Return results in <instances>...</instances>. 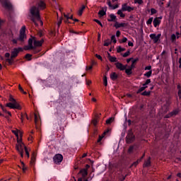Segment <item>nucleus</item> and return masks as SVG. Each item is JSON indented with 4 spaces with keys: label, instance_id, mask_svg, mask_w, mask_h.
Returning a JSON list of instances; mask_svg holds the SVG:
<instances>
[{
    "label": "nucleus",
    "instance_id": "61",
    "mask_svg": "<svg viewBox=\"0 0 181 181\" xmlns=\"http://www.w3.org/2000/svg\"><path fill=\"white\" fill-rule=\"evenodd\" d=\"M64 21L65 23H71L70 21H69V19H67V18H64Z\"/></svg>",
    "mask_w": 181,
    "mask_h": 181
},
{
    "label": "nucleus",
    "instance_id": "60",
    "mask_svg": "<svg viewBox=\"0 0 181 181\" xmlns=\"http://www.w3.org/2000/svg\"><path fill=\"white\" fill-rule=\"evenodd\" d=\"M132 151H134V146H130L129 148V153H131V152H132Z\"/></svg>",
    "mask_w": 181,
    "mask_h": 181
},
{
    "label": "nucleus",
    "instance_id": "8",
    "mask_svg": "<svg viewBox=\"0 0 181 181\" xmlns=\"http://www.w3.org/2000/svg\"><path fill=\"white\" fill-rule=\"evenodd\" d=\"M134 9V7L128 6V4L127 3H124L122 5V10L124 11V12H132Z\"/></svg>",
    "mask_w": 181,
    "mask_h": 181
},
{
    "label": "nucleus",
    "instance_id": "53",
    "mask_svg": "<svg viewBox=\"0 0 181 181\" xmlns=\"http://www.w3.org/2000/svg\"><path fill=\"white\" fill-rule=\"evenodd\" d=\"M152 66H147L145 67L144 70H150L151 71Z\"/></svg>",
    "mask_w": 181,
    "mask_h": 181
},
{
    "label": "nucleus",
    "instance_id": "21",
    "mask_svg": "<svg viewBox=\"0 0 181 181\" xmlns=\"http://www.w3.org/2000/svg\"><path fill=\"white\" fill-rule=\"evenodd\" d=\"M124 10L122 8L117 11V15L120 16V18H125V14H124Z\"/></svg>",
    "mask_w": 181,
    "mask_h": 181
},
{
    "label": "nucleus",
    "instance_id": "35",
    "mask_svg": "<svg viewBox=\"0 0 181 181\" xmlns=\"http://www.w3.org/2000/svg\"><path fill=\"white\" fill-rule=\"evenodd\" d=\"M141 95H151V91H146L145 90L141 93Z\"/></svg>",
    "mask_w": 181,
    "mask_h": 181
},
{
    "label": "nucleus",
    "instance_id": "54",
    "mask_svg": "<svg viewBox=\"0 0 181 181\" xmlns=\"http://www.w3.org/2000/svg\"><path fill=\"white\" fill-rule=\"evenodd\" d=\"M121 35V32L119 30H117L116 32V36L117 37H119V36Z\"/></svg>",
    "mask_w": 181,
    "mask_h": 181
},
{
    "label": "nucleus",
    "instance_id": "16",
    "mask_svg": "<svg viewBox=\"0 0 181 181\" xmlns=\"http://www.w3.org/2000/svg\"><path fill=\"white\" fill-rule=\"evenodd\" d=\"M84 9H86V5H82V6L79 8L78 11V16H81V15H83V12H84Z\"/></svg>",
    "mask_w": 181,
    "mask_h": 181
},
{
    "label": "nucleus",
    "instance_id": "26",
    "mask_svg": "<svg viewBox=\"0 0 181 181\" xmlns=\"http://www.w3.org/2000/svg\"><path fill=\"white\" fill-rule=\"evenodd\" d=\"M125 177H127V175H124L122 174L119 175V177H118L119 181H124Z\"/></svg>",
    "mask_w": 181,
    "mask_h": 181
},
{
    "label": "nucleus",
    "instance_id": "30",
    "mask_svg": "<svg viewBox=\"0 0 181 181\" xmlns=\"http://www.w3.org/2000/svg\"><path fill=\"white\" fill-rule=\"evenodd\" d=\"M144 76L148 78L151 77V76H152V71L146 72V74H144Z\"/></svg>",
    "mask_w": 181,
    "mask_h": 181
},
{
    "label": "nucleus",
    "instance_id": "14",
    "mask_svg": "<svg viewBox=\"0 0 181 181\" xmlns=\"http://www.w3.org/2000/svg\"><path fill=\"white\" fill-rule=\"evenodd\" d=\"M80 173L81 174V176L83 178H86V177L88 175L87 168H83V169L81 170Z\"/></svg>",
    "mask_w": 181,
    "mask_h": 181
},
{
    "label": "nucleus",
    "instance_id": "7",
    "mask_svg": "<svg viewBox=\"0 0 181 181\" xmlns=\"http://www.w3.org/2000/svg\"><path fill=\"white\" fill-rule=\"evenodd\" d=\"M19 52H23V48L18 47V48H14L13 51L11 52V59H13L16 57H18V54H19Z\"/></svg>",
    "mask_w": 181,
    "mask_h": 181
},
{
    "label": "nucleus",
    "instance_id": "2",
    "mask_svg": "<svg viewBox=\"0 0 181 181\" xmlns=\"http://www.w3.org/2000/svg\"><path fill=\"white\" fill-rule=\"evenodd\" d=\"M43 42H45V40H37L36 37H31L28 40V46L25 47L24 49L25 50H32V49H35V47H40V46L43 45Z\"/></svg>",
    "mask_w": 181,
    "mask_h": 181
},
{
    "label": "nucleus",
    "instance_id": "20",
    "mask_svg": "<svg viewBox=\"0 0 181 181\" xmlns=\"http://www.w3.org/2000/svg\"><path fill=\"white\" fill-rule=\"evenodd\" d=\"M108 132H110V130H106V131L102 134V136H99V139H98V142H101L104 136H105V135H106L107 134H108Z\"/></svg>",
    "mask_w": 181,
    "mask_h": 181
},
{
    "label": "nucleus",
    "instance_id": "45",
    "mask_svg": "<svg viewBox=\"0 0 181 181\" xmlns=\"http://www.w3.org/2000/svg\"><path fill=\"white\" fill-rule=\"evenodd\" d=\"M129 54H130L129 51H127V52H126L122 55V57H128V56H129Z\"/></svg>",
    "mask_w": 181,
    "mask_h": 181
},
{
    "label": "nucleus",
    "instance_id": "55",
    "mask_svg": "<svg viewBox=\"0 0 181 181\" xmlns=\"http://www.w3.org/2000/svg\"><path fill=\"white\" fill-rule=\"evenodd\" d=\"M6 62H8V63H9V64H12V58H11V59L8 58L6 59Z\"/></svg>",
    "mask_w": 181,
    "mask_h": 181
},
{
    "label": "nucleus",
    "instance_id": "5",
    "mask_svg": "<svg viewBox=\"0 0 181 181\" xmlns=\"http://www.w3.org/2000/svg\"><path fill=\"white\" fill-rule=\"evenodd\" d=\"M6 107L12 108L13 110H22V107L18 103H8L6 104Z\"/></svg>",
    "mask_w": 181,
    "mask_h": 181
},
{
    "label": "nucleus",
    "instance_id": "47",
    "mask_svg": "<svg viewBox=\"0 0 181 181\" xmlns=\"http://www.w3.org/2000/svg\"><path fill=\"white\" fill-rule=\"evenodd\" d=\"M98 119H94L93 121H92V123L93 124V125H97V124H98Z\"/></svg>",
    "mask_w": 181,
    "mask_h": 181
},
{
    "label": "nucleus",
    "instance_id": "44",
    "mask_svg": "<svg viewBox=\"0 0 181 181\" xmlns=\"http://www.w3.org/2000/svg\"><path fill=\"white\" fill-rule=\"evenodd\" d=\"M156 9L155 8H151V15H155L156 13Z\"/></svg>",
    "mask_w": 181,
    "mask_h": 181
},
{
    "label": "nucleus",
    "instance_id": "32",
    "mask_svg": "<svg viewBox=\"0 0 181 181\" xmlns=\"http://www.w3.org/2000/svg\"><path fill=\"white\" fill-rule=\"evenodd\" d=\"M134 4H139V5H142V4H144V0H134Z\"/></svg>",
    "mask_w": 181,
    "mask_h": 181
},
{
    "label": "nucleus",
    "instance_id": "3",
    "mask_svg": "<svg viewBox=\"0 0 181 181\" xmlns=\"http://www.w3.org/2000/svg\"><path fill=\"white\" fill-rule=\"evenodd\" d=\"M25 148L26 147L25 146V144L22 142V139H18L17 144L16 145V149L18 151V152H19L21 158H23V152L25 151Z\"/></svg>",
    "mask_w": 181,
    "mask_h": 181
},
{
    "label": "nucleus",
    "instance_id": "23",
    "mask_svg": "<svg viewBox=\"0 0 181 181\" xmlns=\"http://www.w3.org/2000/svg\"><path fill=\"white\" fill-rule=\"evenodd\" d=\"M13 134H14V135H16V138H17V141L19 139V130L16 129V130H12Z\"/></svg>",
    "mask_w": 181,
    "mask_h": 181
},
{
    "label": "nucleus",
    "instance_id": "38",
    "mask_svg": "<svg viewBox=\"0 0 181 181\" xmlns=\"http://www.w3.org/2000/svg\"><path fill=\"white\" fill-rule=\"evenodd\" d=\"M145 90V87H141L138 90H137V94H139V93H142Z\"/></svg>",
    "mask_w": 181,
    "mask_h": 181
},
{
    "label": "nucleus",
    "instance_id": "4",
    "mask_svg": "<svg viewBox=\"0 0 181 181\" xmlns=\"http://www.w3.org/2000/svg\"><path fill=\"white\" fill-rule=\"evenodd\" d=\"M26 30V27L24 25L21 28V30H20V35L18 38V40H19V42H24L25 39H26V34L25 33Z\"/></svg>",
    "mask_w": 181,
    "mask_h": 181
},
{
    "label": "nucleus",
    "instance_id": "6",
    "mask_svg": "<svg viewBox=\"0 0 181 181\" xmlns=\"http://www.w3.org/2000/svg\"><path fill=\"white\" fill-rule=\"evenodd\" d=\"M54 163L59 165L63 161V156L60 153L55 155L53 158Z\"/></svg>",
    "mask_w": 181,
    "mask_h": 181
},
{
    "label": "nucleus",
    "instance_id": "39",
    "mask_svg": "<svg viewBox=\"0 0 181 181\" xmlns=\"http://www.w3.org/2000/svg\"><path fill=\"white\" fill-rule=\"evenodd\" d=\"M62 21H63V18L61 17V18H59V20L58 21V22H57V25H58V27H60V25H62Z\"/></svg>",
    "mask_w": 181,
    "mask_h": 181
},
{
    "label": "nucleus",
    "instance_id": "10",
    "mask_svg": "<svg viewBox=\"0 0 181 181\" xmlns=\"http://www.w3.org/2000/svg\"><path fill=\"white\" fill-rule=\"evenodd\" d=\"M160 36H161V35L160 34H158L157 35H156V34H151L150 35V37H151V39L153 40V42H154V43H158V42H159V40L160 39Z\"/></svg>",
    "mask_w": 181,
    "mask_h": 181
},
{
    "label": "nucleus",
    "instance_id": "25",
    "mask_svg": "<svg viewBox=\"0 0 181 181\" xmlns=\"http://www.w3.org/2000/svg\"><path fill=\"white\" fill-rule=\"evenodd\" d=\"M106 13H107L106 11H104V10H100V11H99V12H98L99 16H104L106 15Z\"/></svg>",
    "mask_w": 181,
    "mask_h": 181
},
{
    "label": "nucleus",
    "instance_id": "36",
    "mask_svg": "<svg viewBox=\"0 0 181 181\" xmlns=\"http://www.w3.org/2000/svg\"><path fill=\"white\" fill-rule=\"evenodd\" d=\"M153 21V18L151 17V18H150L147 21L146 23H147V25H151Z\"/></svg>",
    "mask_w": 181,
    "mask_h": 181
},
{
    "label": "nucleus",
    "instance_id": "37",
    "mask_svg": "<svg viewBox=\"0 0 181 181\" xmlns=\"http://www.w3.org/2000/svg\"><path fill=\"white\" fill-rule=\"evenodd\" d=\"M110 45H111V41H110V40L105 41L104 46H110Z\"/></svg>",
    "mask_w": 181,
    "mask_h": 181
},
{
    "label": "nucleus",
    "instance_id": "59",
    "mask_svg": "<svg viewBox=\"0 0 181 181\" xmlns=\"http://www.w3.org/2000/svg\"><path fill=\"white\" fill-rule=\"evenodd\" d=\"M177 114V110H174L171 112V115H176Z\"/></svg>",
    "mask_w": 181,
    "mask_h": 181
},
{
    "label": "nucleus",
    "instance_id": "48",
    "mask_svg": "<svg viewBox=\"0 0 181 181\" xmlns=\"http://www.w3.org/2000/svg\"><path fill=\"white\" fill-rule=\"evenodd\" d=\"M176 40V35L173 34L171 35V40H173H173Z\"/></svg>",
    "mask_w": 181,
    "mask_h": 181
},
{
    "label": "nucleus",
    "instance_id": "33",
    "mask_svg": "<svg viewBox=\"0 0 181 181\" xmlns=\"http://www.w3.org/2000/svg\"><path fill=\"white\" fill-rule=\"evenodd\" d=\"M9 101H11V103H18L12 95H10L9 97Z\"/></svg>",
    "mask_w": 181,
    "mask_h": 181
},
{
    "label": "nucleus",
    "instance_id": "12",
    "mask_svg": "<svg viewBox=\"0 0 181 181\" xmlns=\"http://www.w3.org/2000/svg\"><path fill=\"white\" fill-rule=\"evenodd\" d=\"M115 66H116L117 69H118L119 70H121V71H124L127 69V65L124 66V64H122L120 62L116 63Z\"/></svg>",
    "mask_w": 181,
    "mask_h": 181
},
{
    "label": "nucleus",
    "instance_id": "31",
    "mask_svg": "<svg viewBox=\"0 0 181 181\" xmlns=\"http://www.w3.org/2000/svg\"><path fill=\"white\" fill-rule=\"evenodd\" d=\"M103 84H104L105 86H107V84H108V82H107V76H105L103 77Z\"/></svg>",
    "mask_w": 181,
    "mask_h": 181
},
{
    "label": "nucleus",
    "instance_id": "50",
    "mask_svg": "<svg viewBox=\"0 0 181 181\" xmlns=\"http://www.w3.org/2000/svg\"><path fill=\"white\" fill-rule=\"evenodd\" d=\"M30 57H32V54H27L25 55V59H28L29 60H30Z\"/></svg>",
    "mask_w": 181,
    "mask_h": 181
},
{
    "label": "nucleus",
    "instance_id": "18",
    "mask_svg": "<svg viewBox=\"0 0 181 181\" xmlns=\"http://www.w3.org/2000/svg\"><path fill=\"white\" fill-rule=\"evenodd\" d=\"M110 78L111 80L115 81V80H117V78H118V75L117 74V73L113 72L110 74Z\"/></svg>",
    "mask_w": 181,
    "mask_h": 181
},
{
    "label": "nucleus",
    "instance_id": "49",
    "mask_svg": "<svg viewBox=\"0 0 181 181\" xmlns=\"http://www.w3.org/2000/svg\"><path fill=\"white\" fill-rule=\"evenodd\" d=\"M25 152L27 155V157L29 158V151H28V148L25 147Z\"/></svg>",
    "mask_w": 181,
    "mask_h": 181
},
{
    "label": "nucleus",
    "instance_id": "19",
    "mask_svg": "<svg viewBox=\"0 0 181 181\" xmlns=\"http://www.w3.org/2000/svg\"><path fill=\"white\" fill-rule=\"evenodd\" d=\"M108 59L111 63H115V62H117V57H112L110 54H108Z\"/></svg>",
    "mask_w": 181,
    "mask_h": 181
},
{
    "label": "nucleus",
    "instance_id": "56",
    "mask_svg": "<svg viewBox=\"0 0 181 181\" xmlns=\"http://www.w3.org/2000/svg\"><path fill=\"white\" fill-rule=\"evenodd\" d=\"M107 5H108L109 8H112V5L111 4V1H110V0L107 1Z\"/></svg>",
    "mask_w": 181,
    "mask_h": 181
},
{
    "label": "nucleus",
    "instance_id": "42",
    "mask_svg": "<svg viewBox=\"0 0 181 181\" xmlns=\"http://www.w3.org/2000/svg\"><path fill=\"white\" fill-rule=\"evenodd\" d=\"M111 41L113 42V43H117V39H115V35H112L111 37Z\"/></svg>",
    "mask_w": 181,
    "mask_h": 181
},
{
    "label": "nucleus",
    "instance_id": "57",
    "mask_svg": "<svg viewBox=\"0 0 181 181\" xmlns=\"http://www.w3.org/2000/svg\"><path fill=\"white\" fill-rule=\"evenodd\" d=\"M39 52H40V49H33V53H34L35 54H36V53H39Z\"/></svg>",
    "mask_w": 181,
    "mask_h": 181
},
{
    "label": "nucleus",
    "instance_id": "46",
    "mask_svg": "<svg viewBox=\"0 0 181 181\" xmlns=\"http://www.w3.org/2000/svg\"><path fill=\"white\" fill-rule=\"evenodd\" d=\"M37 121H39V117L37 115L35 114V124H37Z\"/></svg>",
    "mask_w": 181,
    "mask_h": 181
},
{
    "label": "nucleus",
    "instance_id": "63",
    "mask_svg": "<svg viewBox=\"0 0 181 181\" xmlns=\"http://www.w3.org/2000/svg\"><path fill=\"white\" fill-rule=\"evenodd\" d=\"M177 94H178V97H179L180 98H181V89L178 90Z\"/></svg>",
    "mask_w": 181,
    "mask_h": 181
},
{
    "label": "nucleus",
    "instance_id": "29",
    "mask_svg": "<svg viewBox=\"0 0 181 181\" xmlns=\"http://www.w3.org/2000/svg\"><path fill=\"white\" fill-rule=\"evenodd\" d=\"M21 165H22V170H23V172H26V170L28 168L25 166V163H23V161H21Z\"/></svg>",
    "mask_w": 181,
    "mask_h": 181
},
{
    "label": "nucleus",
    "instance_id": "11",
    "mask_svg": "<svg viewBox=\"0 0 181 181\" xmlns=\"http://www.w3.org/2000/svg\"><path fill=\"white\" fill-rule=\"evenodd\" d=\"M114 26L116 29H119V28H126V26H128V24L125 23H118V21H116Z\"/></svg>",
    "mask_w": 181,
    "mask_h": 181
},
{
    "label": "nucleus",
    "instance_id": "15",
    "mask_svg": "<svg viewBox=\"0 0 181 181\" xmlns=\"http://www.w3.org/2000/svg\"><path fill=\"white\" fill-rule=\"evenodd\" d=\"M153 23L154 25V28H158V26L160 25V19L159 18H156L153 20Z\"/></svg>",
    "mask_w": 181,
    "mask_h": 181
},
{
    "label": "nucleus",
    "instance_id": "13",
    "mask_svg": "<svg viewBox=\"0 0 181 181\" xmlns=\"http://www.w3.org/2000/svg\"><path fill=\"white\" fill-rule=\"evenodd\" d=\"M2 4L4 6H5V8H7L8 9H11V8H12V4H11L10 1L5 0L2 2Z\"/></svg>",
    "mask_w": 181,
    "mask_h": 181
},
{
    "label": "nucleus",
    "instance_id": "64",
    "mask_svg": "<svg viewBox=\"0 0 181 181\" xmlns=\"http://www.w3.org/2000/svg\"><path fill=\"white\" fill-rule=\"evenodd\" d=\"M179 68L181 69V58L179 59Z\"/></svg>",
    "mask_w": 181,
    "mask_h": 181
},
{
    "label": "nucleus",
    "instance_id": "24",
    "mask_svg": "<svg viewBox=\"0 0 181 181\" xmlns=\"http://www.w3.org/2000/svg\"><path fill=\"white\" fill-rule=\"evenodd\" d=\"M151 83V79H147L145 82V83L143 84V87H144V90L146 88H148V84H150Z\"/></svg>",
    "mask_w": 181,
    "mask_h": 181
},
{
    "label": "nucleus",
    "instance_id": "17",
    "mask_svg": "<svg viewBox=\"0 0 181 181\" xmlns=\"http://www.w3.org/2000/svg\"><path fill=\"white\" fill-rule=\"evenodd\" d=\"M109 16L110 18L107 19L108 22H114L115 19H117V16L112 13L110 14Z\"/></svg>",
    "mask_w": 181,
    "mask_h": 181
},
{
    "label": "nucleus",
    "instance_id": "58",
    "mask_svg": "<svg viewBox=\"0 0 181 181\" xmlns=\"http://www.w3.org/2000/svg\"><path fill=\"white\" fill-rule=\"evenodd\" d=\"M139 163V162L137 160V161L133 163V164L132 165V166H137Z\"/></svg>",
    "mask_w": 181,
    "mask_h": 181
},
{
    "label": "nucleus",
    "instance_id": "51",
    "mask_svg": "<svg viewBox=\"0 0 181 181\" xmlns=\"http://www.w3.org/2000/svg\"><path fill=\"white\" fill-rule=\"evenodd\" d=\"M95 57H97V59H98L99 60H103V57H100V55H99L98 54H95Z\"/></svg>",
    "mask_w": 181,
    "mask_h": 181
},
{
    "label": "nucleus",
    "instance_id": "62",
    "mask_svg": "<svg viewBox=\"0 0 181 181\" xmlns=\"http://www.w3.org/2000/svg\"><path fill=\"white\" fill-rule=\"evenodd\" d=\"M18 88L21 93H23V88H22V86H21V85H18Z\"/></svg>",
    "mask_w": 181,
    "mask_h": 181
},
{
    "label": "nucleus",
    "instance_id": "27",
    "mask_svg": "<svg viewBox=\"0 0 181 181\" xmlns=\"http://www.w3.org/2000/svg\"><path fill=\"white\" fill-rule=\"evenodd\" d=\"M114 122V117H110L106 120V124H112Z\"/></svg>",
    "mask_w": 181,
    "mask_h": 181
},
{
    "label": "nucleus",
    "instance_id": "9",
    "mask_svg": "<svg viewBox=\"0 0 181 181\" xmlns=\"http://www.w3.org/2000/svg\"><path fill=\"white\" fill-rule=\"evenodd\" d=\"M126 138H127V143L131 144V142H134V139H135V136H134V134H132V132H129Z\"/></svg>",
    "mask_w": 181,
    "mask_h": 181
},
{
    "label": "nucleus",
    "instance_id": "28",
    "mask_svg": "<svg viewBox=\"0 0 181 181\" xmlns=\"http://www.w3.org/2000/svg\"><path fill=\"white\" fill-rule=\"evenodd\" d=\"M125 73L127 74H132V68H129L125 69Z\"/></svg>",
    "mask_w": 181,
    "mask_h": 181
},
{
    "label": "nucleus",
    "instance_id": "34",
    "mask_svg": "<svg viewBox=\"0 0 181 181\" xmlns=\"http://www.w3.org/2000/svg\"><path fill=\"white\" fill-rule=\"evenodd\" d=\"M124 51H125V49H124V48H122V47H119L117 48V53H121V52H124Z\"/></svg>",
    "mask_w": 181,
    "mask_h": 181
},
{
    "label": "nucleus",
    "instance_id": "41",
    "mask_svg": "<svg viewBox=\"0 0 181 181\" xmlns=\"http://www.w3.org/2000/svg\"><path fill=\"white\" fill-rule=\"evenodd\" d=\"M24 117H26V118H27V119H29V117H28V115H22L21 114V122H23V118H24Z\"/></svg>",
    "mask_w": 181,
    "mask_h": 181
},
{
    "label": "nucleus",
    "instance_id": "22",
    "mask_svg": "<svg viewBox=\"0 0 181 181\" xmlns=\"http://www.w3.org/2000/svg\"><path fill=\"white\" fill-rule=\"evenodd\" d=\"M148 166H151V158H148L144 164V168H148Z\"/></svg>",
    "mask_w": 181,
    "mask_h": 181
},
{
    "label": "nucleus",
    "instance_id": "52",
    "mask_svg": "<svg viewBox=\"0 0 181 181\" xmlns=\"http://www.w3.org/2000/svg\"><path fill=\"white\" fill-rule=\"evenodd\" d=\"M64 17L65 19H69L70 18V14L64 13Z\"/></svg>",
    "mask_w": 181,
    "mask_h": 181
},
{
    "label": "nucleus",
    "instance_id": "40",
    "mask_svg": "<svg viewBox=\"0 0 181 181\" xmlns=\"http://www.w3.org/2000/svg\"><path fill=\"white\" fill-rule=\"evenodd\" d=\"M94 22H96V23H98V25H100V26H101V28H103V23H101L100 21L95 19Z\"/></svg>",
    "mask_w": 181,
    "mask_h": 181
},
{
    "label": "nucleus",
    "instance_id": "1",
    "mask_svg": "<svg viewBox=\"0 0 181 181\" xmlns=\"http://www.w3.org/2000/svg\"><path fill=\"white\" fill-rule=\"evenodd\" d=\"M46 9V3L43 0H37L35 6H33L30 8V16L31 21L34 22L35 25L37 26V23L40 22L41 26L43 25V21L40 19V11Z\"/></svg>",
    "mask_w": 181,
    "mask_h": 181
},
{
    "label": "nucleus",
    "instance_id": "43",
    "mask_svg": "<svg viewBox=\"0 0 181 181\" xmlns=\"http://www.w3.org/2000/svg\"><path fill=\"white\" fill-rule=\"evenodd\" d=\"M128 40V38L127 37H123L121 41H120V43H125L127 42Z\"/></svg>",
    "mask_w": 181,
    "mask_h": 181
}]
</instances>
